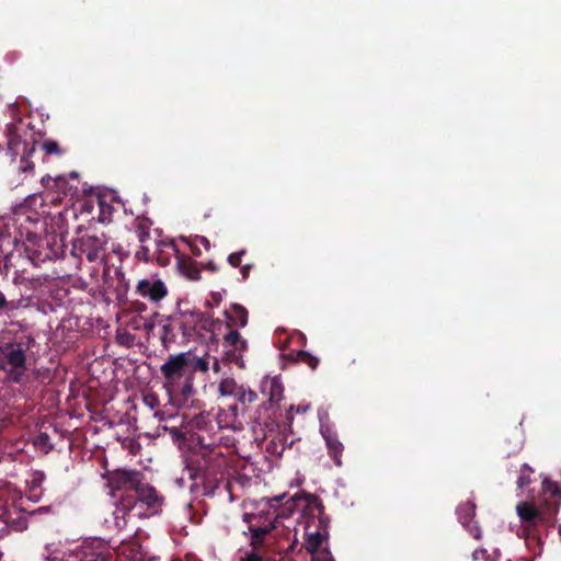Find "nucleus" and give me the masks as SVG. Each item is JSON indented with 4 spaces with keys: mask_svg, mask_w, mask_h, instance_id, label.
I'll list each match as a JSON object with an SVG mask.
<instances>
[{
    "mask_svg": "<svg viewBox=\"0 0 561 561\" xmlns=\"http://www.w3.org/2000/svg\"><path fill=\"white\" fill-rule=\"evenodd\" d=\"M240 386L233 378H225L219 382L218 391L221 396L234 397Z\"/></svg>",
    "mask_w": 561,
    "mask_h": 561,
    "instance_id": "obj_28",
    "label": "nucleus"
},
{
    "mask_svg": "<svg viewBox=\"0 0 561 561\" xmlns=\"http://www.w3.org/2000/svg\"><path fill=\"white\" fill-rule=\"evenodd\" d=\"M188 362H190V366H191L190 371H191V376H192L193 380H194L195 373H197V371L206 373L209 369L208 360L204 357L196 356L192 352H190Z\"/></svg>",
    "mask_w": 561,
    "mask_h": 561,
    "instance_id": "obj_23",
    "label": "nucleus"
},
{
    "mask_svg": "<svg viewBox=\"0 0 561 561\" xmlns=\"http://www.w3.org/2000/svg\"><path fill=\"white\" fill-rule=\"evenodd\" d=\"M523 448V431L520 427H515L511 437L504 438L502 443V451L506 457H511L519 453Z\"/></svg>",
    "mask_w": 561,
    "mask_h": 561,
    "instance_id": "obj_19",
    "label": "nucleus"
},
{
    "mask_svg": "<svg viewBox=\"0 0 561 561\" xmlns=\"http://www.w3.org/2000/svg\"><path fill=\"white\" fill-rule=\"evenodd\" d=\"M282 438H279V444L276 443L274 439H272L267 446H266V449L267 451L272 453V454H276L278 456H282L284 450H285V446L284 444L282 443Z\"/></svg>",
    "mask_w": 561,
    "mask_h": 561,
    "instance_id": "obj_36",
    "label": "nucleus"
},
{
    "mask_svg": "<svg viewBox=\"0 0 561 561\" xmlns=\"http://www.w3.org/2000/svg\"><path fill=\"white\" fill-rule=\"evenodd\" d=\"M457 515L459 522L463 527L468 528V531L471 534V536L476 539H480L482 536L480 527L477 525H471L476 515V505L472 502H465L459 504L457 507Z\"/></svg>",
    "mask_w": 561,
    "mask_h": 561,
    "instance_id": "obj_13",
    "label": "nucleus"
},
{
    "mask_svg": "<svg viewBox=\"0 0 561 561\" xmlns=\"http://www.w3.org/2000/svg\"><path fill=\"white\" fill-rule=\"evenodd\" d=\"M261 392L267 398L268 405L272 408L283 399L284 387L279 377H265L261 381Z\"/></svg>",
    "mask_w": 561,
    "mask_h": 561,
    "instance_id": "obj_14",
    "label": "nucleus"
},
{
    "mask_svg": "<svg viewBox=\"0 0 561 561\" xmlns=\"http://www.w3.org/2000/svg\"><path fill=\"white\" fill-rule=\"evenodd\" d=\"M16 513V508L13 505H9L8 503H3L0 505V520L5 523L7 525L12 524L14 522L13 514Z\"/></svg>",
    "mask_w": 561,
    "mask_h": 561,
    "instance_id": "obj_33",
    "label": "nucleus"
},
{
    "mask_svg": "<svg viewBox=\"0 0 561 561\" xmlns=\"http://www.w3.org/2000/svg\"><path fill=\"white\" fill-rule=\"evenodd\" d=\"M69 180H72V181H76L77 183H79V175L77 172H71L69 174Z\"/></svg>",
    "mask_w": 561,
    "mask_h": 561,
    "instance_id": "obj_48",
    "label": "nucleus"
},
{
    "mask_svg": "<svg viewBox=\"0 0 561 561\" xmlns=\"http://www.w3.org/2000/svg\"><path fill=\"white\" fill-rule=\"evenodd\" d=\"M257 518H253V523H264L266 520V516L273 520V524L275 525L276 516L274 514H271L270 512H260L259 514H253Z\"/></svg>",
    "mask_w": 561,
    "mask_h": 561,
    "instance_id": "obj_41",
    "label": "nucleus"
},
{
    "mask_svg": "<svg viewBox=\"0 0 561 561\" xmlns=\"http://www.w3.org/2000/svg\"><path fill=\"white\" fill-rule=\"evenodd\" d=\"M95 198L91 197L88 201H84L82 204V210L91 213L94 208Z\"/></svg>",
    "mask_w": 561,
    "mask_h": 561,
    "instance_id": "obj_44",
    "label": "nucleus"
},
{
    "mask_svg": "<svg viewBox=\"0 0 561 561\" xmlns=\"http://www.w3.org/2000/svg\"><path fill=\"white\" fill-rule=\"evenodd\" d=\"M199 241L202 244H204L206 248L209 247V241L205 237H199Z\"/></svg>",
    "mask_w": 561,
    "mask_h": 561,
    "instance_id": "obj_50",
    "label": "nucleus"
},
{
    "mask_svg": "<svg viewBox=\"0 0 561 561\" xmlns=\"http://www.w3.org/2000/svg\"><path fill=\"white\" fill-rule=\"evenodd\" d=\"M22 248L34 266H38L42 263L51 261L58 256V251L54 249L48 239L41 238L36 233L32 232L26 234V242L20 247V250Z\"/></svg>",
    "mask_w": 561,
    "mask_h": 561,
    "instance_id": "obj_5",
    "label": "nucleus"
},
{
    "mask_svg": "<svg viewBox=\"0 0 561 561\" xmlns=\"http://www.w3.org/2000/svg\"><path fill=\"white\" fill-rule=\"evenodd\" d=\"M240 561H266V560L259 554L257 550H251L250 552H247L245 557L241 558Z\"/></svg>",
    "mask_w": 561,
    "mask_h": 561,
    "instance_id": "obj_42",
    "label": "nucleus"
},
{
    "mask_svg": "<svg viewBox=\"0 0 561 561\" xmlns=\"http://www.w3.org/2000/svg\"><path fill=\"white\" fill-rule=\"evenodd\" d=\"M137 506H140V504L134 492H125L119 496L118 504L113 513L117 528L126 526L125 515L137 508Z\"/></svg>",
    "mask_w": 561,
    "mask_h": 561,
    "instance_id": "obj_12",
    "label": "nucleus"
},
{
    "mask_svg": "<svg viewBox=\"0 0 561 561\" xmlns=\"http://www.w3.org/2000/svg\"><path fill=\"white\" fill-rule=\"evenodd\" d=\"M203 470H204L203 467H198V471L199 472L197 474L203 476V479H206L208 473L207 472H203Z\"/></svg>",
    "mask_w": 561,
    "mask_h": 561,
    "instance_id": "obj_51",
    "label": "nucleus"
},
{
    "mask_svg": "<svg viewBox=\"0 0 561 561\" xmlns=\"http://www.w3.org/2000/svg\"><path fill=\"white\" fill-rule=\"evenodd\" d=\"M308 409H309V407H308V405H306V407H298L297 411H298V412H300V411H301V412H306Z\"/></svg>",
    "mask_w": 561,
    "mask_h": 561,
    "instance_id": "obj_53",
    "label": "nucleus"
},
{
    "mask_svg": "<svg viewBox=\"0 0 561 561\" xmlns=\"http://www.w3.org/2000/svg\"><path fill=\"white\" fill-rule=\"evenodd\" d=\"M33 445L37 450L43 451L44 454H48L53 450L54 445L50 440V437L47 433L41 432L33 440Z\"/></svg>",
    "mask_w": 561,
    "mask_h": 561,
    "instance_id": "obj_26",
    "label": "nucleus"
},
{
    "mask_svg": "<svg viewBox=\"0 0 561 561\" xmlns=\"http://www.w3.org/2000/svg\"><path fill=\"white\" fill-rule=\"evenodd\" d=\"M179 270L190 280H198L201 278V270L197 262L190 257L183 256L179 260Z\"/></svg>",
    "mask_w": 561,
    "mask_h": 561,
    "instance_id": "obj_21",
    "label": "nucleus"
},
{
    "mask_svg": "<svg viewBox=\"0 0 561 561\" xmlns=\"http://www.w3.org/2000/svg\"><path fill=\"white\" fill-rule=\"evenodd\" d=\"M485 553H486V551L484 549H481V550H476L472 556H473L474 560H479V559L483 558V556Z\"/></svg>",
    "mask_w": 561,
    "mask_h": 561,
    "instance_id": "obj_46",
    "label": "nucleus"
},
{
    "mask_svg": "<svg viewBox=\"0 0 561 561\" xmlns=\"http://www.w3.org/2000/svg\"><path fill=\"white\" fill-rule=\"evenodd\" d=\"M136 257L139 261H144V262L154 261L153 252H151L150 249L147 245H145L144 243H141V247L136 252Z\"/></svg>",
    "mask_w": 561,
    "mask_h": 561,
    "instance_id": "obj_35",
    "label": "nucleus"
},
{
    "mask_svg": "<svg viewBox=\"0 0 561 561\" xmlns=\"http://www.w3.org/2000/svg\"><path fill=\"white\" fill-rule=\"evenodd\" d=\"M22 299L20 300H8L5 295L0 290V314L5 313L8 316L11 314L14 310H16L21 306Z\"/></svg>",
    "mask_w": 561,
    "mask_h": 561,
    "instance_id": "obj_30",
    "label": "nucleus"
},
{
    "mask_svg": "<svg viewBox=\"0 0 561 561\" xmlns=\"http://www.w3.org/2000/svg\"><path fill=\"white\" fill-rule=\"evenodd\" d=\"M145 308H146V307H145V305H144V304H141V307H139V310H142V309H145Z\"/></svg>",
    "mask_w": 561,
    "mask_h": 561,
    "instance_id": "obj_56",
    "label": "nucleus"
},
{
    "mask_svg": "<svg viewBox=\"0 0 561 561\" xmlns=\"http://www.w3.org/2000/svg\"><path fill=\"white\" fill-rule=\"evenodd\" d=\"M296 360L307 365L312 370H316L319 366L320 359L307 351H299L296 354Z\"/></svg>",
    "mask_w": 561,
    "mask_h": 561,
    "instance_id": "obj_31",
    "label": "nucleus"
},
{
    "mask_svg": "<svg viewBox=\"0 0 561 561\" xmlns=\"http://www.w3.org/2000/svg\"><path fill=\"white\" fill-rule=\"evenodd\" d=\"M220 368H221V367H220V363H219V360H218L217 358H215V360H214V363H213V370H214L215 373H219V371H220Z\"/></svg>",
    "mask_w": 561,
    "mask_h": 561,
    "instance_id": "obj_47",
    "label": "nucleus"
},
{
    "mask_svg": "<svg viewBox=\"0 0 561 561\" xmlns=\"http://www.w3.org/2000/svg\"><path fill=\"white\" fill-rule=\"evenodd\" d=\"M190 352L171 355L161 366L170 403L181 411V427L194 447L202 455L216 454L222 442L224 428H240L237 425L238 407L231 405L229 412L219 410L216 414L202 411V403L195 397L191 376Z\"/></svg>",
    "mask_w": 561,
    "mask_h": 561,
    "instance_id": "obj_1",
    "label": "nucleus"
},
{
    "mask_svg": "<svg viewBox=\"0 0 561 561\" xmlns=\"http://www.w3.org/2000/svg\"><path fill=\"white\" fill-rule=\"evenodd\" d=\"M247 253L245 250H240L229 254L227 261L232 267H238L241 264L242 256Z\"/></svg>",
    "mask_w": 561,
    "mask_h": 561,
    "instance_id": "obj_37",
    "label": "nucleus"
},
{
    "mask_svg": "<svg viewBox=\"0 0 561 561\" xmlns=\"http://www.w3.org/2000/svg\"><path fill=\"white\" fill-rule=\"evenodd\" d=\"M252 267H253V264H245V265L241 266L240 272H241L243 279H247L249 277Z\"/></svg>",
    "mask_w": 561,
    "mask_h": 561,
    "instance_id": "obj_45",
    "label": "nucleus"
},
{
    "mask_svg": "<svg viewBox=\"0 0 561 561\" xmlns=\"http://www.w3.org/2000/svg\"><path fill=\"white\" fill-rule=\"evenodd\" d=\"M221 300L222 297L220 293H211L210 298L205 301V307L209 309L218 307Z\"/></svg>",
    "mask_w": 561,
    "mask_h": 561,
    "instance_id": "obj_38",
    "label": "nucleus"
},
{
    "mask_svg": "<svg viewBox=\"0 0 561 561\" xmlns=\"http://www.w3.org/2000/svg\"><path fill=\"white\" fill-rule=\"evenodd\" d=\"M45 479V474L43 472H35L32 479V486L37 488L41 486L42 482Z\"/></svg>",
    "mask_w": 561,
    "mask_h": 561,
    "instance_id": "obj_43",
    "label": "nucleus"
},
{
    "mask_svg": "<svg viewBox=\"0 0 561 561\" xmlns=\"http://www.w3.org/2000/svg\"><path fill=\"white\" fill-rule=\"evenodd\" d=\"M34 343L31 334H19L11 341L0 342V371L10 382H22L27 371V353Z\"/></svg>",
    "mask_w": 561,
    "mask_h": 561,
    "instance_id": "obj_2",
    "label": "nucleus"
},
{
    "mask_svg": "<svg viewBox=\"0 0 561 561\" xmlns=\"http://www.w3.org/2000/svg\"><path fill=\"white\" fill-rule=\"evenodd\" d=\"M312 561H334V559L328 549H323L312 556Z\"/></svg>",
    "mask_w": 561,
    "mask_h": 561,
    "instance_id": "obj_40",
    "label": "nucleus"
},
{
    "mask_svg": "<svg viewBox=\"0 0 561 561\" xmlns=\"http://www.w3.org/2000/svg\"><path fill=\"white\" fill-rule=\"evenodd\" d=\"M77 558V561H106L103 551H95L90 548L82 549V551L80 552V554H78Z\"/></svg>",
    "mask_w": 561,
    "mask_h": 561,
    "instance_id": "obj_32",
    "label": "nucleus"
},
{
    "mask_svg": "<svg viewBox=\"0 0 561 561\" xmlns=\"http://www.w3.org/2000/svg\"><path fill=\"white\" fill-rule=\"evenodd\" d=\"M131 561H145L141 556L135 554Z\"/></svg>",
    "mask_w": 561,
    "mask_h": 561,
    "instance_id": "obj_52",
    "label": "nucleus"
},
{
    "mask_svg": "<svg viewBox=\"0 0 561 561\" xmlns=\"http://www.w3.org/2000/svg\"><path fill=\"white\" fill-rule=\"evenodd\" d=\"M137 293L145 298H149L151 301L158 302L167 296L168 289L161 279L146 278L139 280Z\"/></svg>",
    "mask_w": 561,
    "mask_h": 561,
    "instance_id": "obj_11",
    "label": "nucleus"
},
{
    "mask_svg": "<svg viewBox=\"0 0 561 561\" xmlns=\"http://www.w3.org/2000/svg\"><path fill=\"white\" fill-rule=\"evenodd\" d=\"M14 141H15L14 139H11V140L9 141L10 147H11V146H13Z\"/></svg>",
    "mask_w": 561,
    "mask_h": 561,
    "instance_id": "obj_55",
    "label": "nucleus"
},
{
    "mask_svg": "<svg viewBox=\"0 0 561 561\" xmlns=\"http://www.w3.org/2000/svg\"><path fill=\"white\" fill-rule=\"evenodd\" d=\"M35 151V142L28 146L27 144H23V156L20 161L19 169L22 172L32 171L34 169V163L28 160V157Z\"/></svg>",
    "mask_w": 561,
    "mask_h": 561,
    "instance_id": "obj_25",
    "label": "nucleus"
},
{
    "mask_svg": "<svg viewBox=\"0 0 561 561\" xmlns=\"http://www.w3.org/2000/svg\"><path fill=\"white\" fill-rule=\"evenodd\" d=\"M516 513L519 519L528 525L545 522L542 512L529 502H519L516 506Z\"/></svg>",
    "mask_w": 561,
    "mask_h": 561,
    "instance_id": "obj_17",
    "label": "nucleus"
},
{
    "mask_svg": "<svg viewBox=\"0 0 561 561\" xmlns=\"http://www.w3.org/2000/svg\"><path fill=\"white\" fill-rule=\"evenodd\" d=\"M135 231L140 243H145L150 238L151 221L148 218H136Z\"/></svg>",
    "mask_w": 561,
    "mask_h": 561,
    "instance_id": "obj_22",
    "label": "nucleus"
},
{
    "mask_svg": "<svg viewBox=\"0 0 561 561\" xmlns=\"http://www.w3.org/2000/svg\"><path fill=\"white\" fill-rule=\"evenodd\" d=\"M533 473H534V469L529 465L524 463L520 467L519 476L516 481L517 488L523 490L526 486H528L531 483V474Z\"/></svg>",
    "mask_w": 561,
    "mask_h": 561,
    "instance_id": "obj_29",
    "label": "nucleus"
},
{
    "mask_svg": "<svg viewBox=\"0 0 561 561\" xmlns=\"http://www.w3.org/2000/svg\"><path fill=\"white\" fill-rule=\"evenodd\" d=\"M282 499H283V496H280V497H274V499H272L271 501H274V502L278 503Z\"/></svg>",
    "mask_w": 561,
    "mask_h": 561,
    "instance_id": "obj_54",
    "label": "nucleus"
},
{
    "mask_svg": "<svg viewBox=\"0 0 561 561\" xmlns=\"http://www.w3.org/2000/svg\"><path fill=\"white\" fill-rule=\"evenodd\" d=\"M253 518L256 517L251 513H245L243 515V520L248 523V529L251 534L250 546L252 547V550H257L264 543L265 536L276 526L268 516H266V520L262 524L253 523Z\"/></svg>",
    "mask_w": 561,
    "mask_h": 561,
    "instance_id": "obj_10",
    "label": "nucleus"
},
{
    "mask_svg": "<svg viewBox=\"0 0 561 561\" xmlns=\"http://www.w3.org/2000/svg\"><path fill=\"white\" fill-rule=\"evenodd\" d=\"M206 268L211 271V272H216L217 271V266L214 262H209L207 265H206Z\"/></svg>",
    "mask_w": 561,
    "mask_h": 561,
    "instance_id": "obj_49",
    "label": "nucleus"
},
{
    "mask_svg": "<svg viewBox=\"0 0 561 561\" xmlns=\"http://www.w3.org/2000/svg\"><path fill=\"white\" fill-rule=\"evenodd\" d=\"M51 181L54 182V187L60 193H62L65 196L69 195L71 198L78 196V185L70 183L67 176L58 175L55 179H51V176L46 175L42 179V182L49 187H51Z\"/></svg>",
    "mask_w": 561,
    "mask_h": 561,
    "instance_id": "obj_18",
    "label": "nucleus"
},
{
    "mask_svg": "<svg viewBox=\"0 0 561 561\" xmlns=\"http://www.w3.org/2000/svg\"><path fill=\"white\" fill-rule=\"evenodd\" d=\"M221 320L214 319L198 309L182 310L163 325L162 341L164 344L175 342L179 332H181L183 341H188L195 335L197 329L215 334L221 329Z\"/></svg>",
    "mask_w": 561,
    "mask_h": 561,
    "instance_id": "obj_3",
    "label": "nucleus"
},
{
    "mask_svg": "<svg viewBox=\"0 0 561 561\" xmlns=\"http://www.w3.org/2000/svg\"><path fill=\"white\" fill-rule=\"evenodd\" d=\"M106 243L104 234H85L75 241L72 252L79 257L84 255L89 262H102L105 257Z\"/></svg>",
    "mask_w": 561,
    "mask_h": 561,
    "instance_id": "obj_6",
    "label": "nucleus"
},
{
    "mask_svg": "<svg viewBox=\"0 0 561 561\" xmlns=\"http://www.w3.org/2000/svg\"><path fill=\"white\" fill-rule=\"evenodd\" d=\"M301 501L305 502L304 508L308 510L313 516L317 514L319 522V529L314 533H309L306 540V549L313 556L321 551L320 547L327 535L329 519L324 515V505L318 495L297 493L291 497L294 505H297Z\"/></svg>",
    "mask_w": 561,
    "mask_h": 561,
    "instance_id": "obj_4",
    "label": "nucleus"
},
{
    "mask_svg": "<svg viewBox=\"0 0 561 561\" xmlns=\"http://www.w3.org/2000/svg\"><path fill=\"white\" fill-rule=\"evenodd\" d=\"M329 456L332 458L335 466H342V454L344 450L343 444L339 440L336 435H325L324 436Z\"/></svg>",
    "mask_w": 561,
    "mask_h": 561,
    "instance_id": "obj_20",
    "label": "nucleus"
},
{
    "mask_svg": "<svg viewBox=\"0 0 561 561\" xmlns=\"http://www.w3.org/2000/svg\"><path fill=\"white\" fill-rule=\"evenodd\" d=\"M224 316L227 321H222L221 328H244L248 324V310L239 304H232L229 310L224 311Z\"/></svg>",
    "mask_w": 561,
    "mask_h": 561,
    "instance_id": "obj_16",
    "label": "nucleus"
},
{
    "mask_svg": "<svg viewBox=\"0 0 561 561\" xmlns=\"http://www.w3.org/2000/svg\"><path fill=\"white\" fill-rule=\"evenodd\" d=\"M178 247L172 239H161L156 241V249L153 251L154 261L160 266H167L172 255H178Z\"/></svg>",
    "mask_w": 561,
    "mask_h": 561,
    "instance_id": "obj_15",
    "label": "nucleus"
},
{
    "mask_svg": "<svg viewBox=\"0 0 561 561\" xmlns=\"http://www.w3.org/2000/svg\"><path fill=\"white\" fill-rule=\"evenodd\" d=\"M95 204L99 208V215H98L99 221H101V222L111 221L113 207L110 204H107L103 197H101L99 195L95 196Z\"/></svg>",
    "mask_w": 561,
    "mask_h": 561,
    "instance_id": "obj_24",
    "label": "nucleus"
},
{
    "mask_svg": "<svg viewBox=\"0 0 561 561\" xmlns=\"http://www.w3.org/2000/svg\"><path fill=\"white\" fill-rule=\"evenodd\" d=\"M234 398L238 400V402L244 405L253 403L257 399V394L252 389L241 385L236 392Z\"/></svg>",
    "mask_w": 561,
    "mask_h": 561,
    "instance_id": "obj_27",
    "label": "nucleus"
},
{
    "mask_svg": "<svg viewBox=\"0 0 561 561\" xmlns=\"http://www.w3.org/2000/svg\"><path fill=\"white\" fill-rule=\"evenodd\" d=\"M144 474L138 470L117 469L108 473V485L112 489V496L115 491L135 492Z\"/></svg>",
    "mask_w": 561,
    "mask_h": 561,
    "instance_id": "obj_7",
    "label": "nucleus"
},
{
    "mask_svg": "<svg viewBox=\"0 0 561 561\" xmlns=\"http://www.w3.org/2000/svg\"><path fill=\"white\" fill-rule=\"evenodd\" d=\"M139 501L140 507L147 506L151 514H157L161 511L164 503V496L161 495L154 486L149 484L142 479L134 492Z\"/></svg>",
    "mask_w": 561,
    "mask_h": 561,
    "instance_id": "obj_9",
    "label": "nucleus"
},
{
    "mask_svg": "<svg viewBox=\"0 0 561 561\" xmlns=\"http://www.w3.org/2000/svg\"><path fill=\"white\" fill-rule=\"evenodd\" d=\"M224 342L225 345L231 347V350L225 353L222 360L226 363H234L242 367V353L248 348L247 341L241 336L238 330L230 328L227 329V332L224 334Z\"/></svg>",
    "mask_w": 561,
    "mask_h": 561,
    "instance_id": "obj_8",
    "label": "nucleus"
},
{
    "mask_svg": "<svg viewBox=\"0 0 561 561\" xmlns=\"http://www.w3.org/2000/svg\"><path fill=\"white\" fill-rule=\"evenodd\" d=\"M42 149L46 154L61 156L64 150L59 147L58 142L51 139H46L42 144Z\"/></svg>",
    "mask_w": 561,
    "mask_h": 561,
    "instance_id": "obj_34",
    "label": "nucleus"
},
{
    "mask_svg": "<svg viewBox=\"0 0 561 561\" xmlns=\"http://www.w3.org/2000/svg\"><path fill=\"white\" fill-rule=\"evenodd\" d=\"M543 488L545 491L550 492L552 496H561V490L556 483L543 481Z\"/></svg>",
    "mask_w": 561,
    "mask_h": 561,
    "instance_id": "obj_39",
    "label": "nucleus"
}]
</instances>
